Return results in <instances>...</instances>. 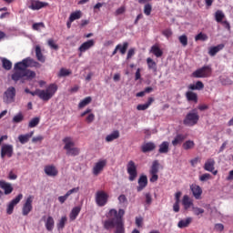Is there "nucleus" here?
<instances>
[{
  "label": "nucleus",
  "mask_w": 233,
  "mask_h": 233,
  "mask_svg": "<svg viewBox=\"0 0 233 233\" xmlns=\"http://www.w3.org/2000/svg\"><path fill=\"white\" fill-rule=\"evenodd\" d=\"M43 217V219L45 221V228H46L47 232H53L54 230V226H55V221L54 218L52 216L47 217Z\"/></svg>",
  "instance_id": "aec40b11"
},
{
  "label": "nucleus",
  "mask_w": 233,
  "mask_h": 233,
  "mask_svg": "<svg viewBox=\"0 0 233 233\" xmlns=\"http://www.w3.org/2000/svg\"><path fill=\"white\" fill-rule=\"evenodd\" d=\"M126 211L124 209L112 208L107 213V220H104L103 227L105 230L115 229V233H125L124 228V215Z\"/></svg>",
  "instance_id": "f257e3e1"
},
{
  "label": "nucleus",
  "mask_w": 233,
  "mask_h": 233,
  "mask_svg": "<svg viewBox=\"0 0 233 233\" xmlns=\"http://www.w3.org/2000/svg\"><path fill=\"white\" fill-rule=\"evenodd\" d=\"M170 143L164 141L159 145V154H167L170 150Z\"/></svg>",
  "instance_id": "f704fd0d"
},
{
  "label": "nucleus",
  "mask_w": 233,
  "mask_h": 233,
  "mask_svg": "<svg viewBox=\"0 0 233 233\" xmlns=\"http://www.w3.org/2000/svg\"><path fill=\"white\" fill-rule=\"evenodd\" d=\"M118 137H119V131L115 130L112 132V134L107 135V137H106V142H107V143L113 142V141L118 139Z\"/></svg>",
  "instance_id": "4c0bfd02"
},
{
  "label": "nucleus",
  "mask_w": 233,
  "mask_h": 233,
  "mask_svg": "<svg viewBox=\"0 0 233 233\" xmlns=\"http://www.w3.org/2000/svg\"><path fill=\"white\" fill-rule=\"evenodd\" d=\"M39 28H45V24L42 23V22L33 24V30L34 31H39Z\"/></svg>",
  "instance_id": "13d9d810"
},
{
  "label": "nucleus",
  "mask_w": 233,
  "mask_h": 233,
  "mask_svg": "<svg viewBox=\"0 0 233 233\" xmlns=\"http://www.w3.org/2000/svg\"><path fill=\"white\" fill-rule=\"evenodd\" d=\"M106 166H107V160L99 159L98 162L95 163L94 167H92V174H94L95 177L98 176L105 170Z\"/></svg>",
  "instance_id": "9b49d317"
},
{
  "label": "nucleus",
  "mask_w": 233,
  "mask_h": 233,
  "mask_svg": "<svg viewBox=\"0 0 233 233\" xmlns=\"http://www.w3.org/2000/svg\"><path fill=\"white\" fill-rule=\"evenodd\" d=\"M24 198V195L19 194L15 199L11 200L10 203L6 206V215H12L13 211L15 210V207L17 206Z\"/></svg>",
  "instance_id": "f8f14e48"
},
{
  "label": "nucleus",
  "mask_w": 233,
  "mask_h": 233,
  "mask_svg": "<svg viewBox=\"0 0 233 233\" xmlns=\"http://www.w3.org/2000/svg\"><path fill=\"white\" fill-rule=\"evenodd\" d=\"M47 2H41L38 0H31V5H29V9L33 11H39L42 8L47 7Z\"/></svg>",
  "instance_id": "4468645a"
},
{
  "label": "nucleus",
  "mask_w": 233,
  "mask_h": 233,
  "mask_svg": "<svg viewBox=\"0 0 233 233\" xmlns=\"http://www.w3.org/2000/svg\"><path fill=\"white\" fill-rule=\"evenodd\" d=\"M94 120H96V115L90 113L89 116H87V117H86V122L87 124L93 123Z\"/></svg>",
  "instance_id": "680f3d73"
},
{
  "label": "nucleus",
  "mask_w": 233,
  "mask_h": 233,
  "mask_svg": "<svg viewBox=\"0 0 233 233\" xmlns=\"http://www.w3.org/2000/svg\"><path fill=\"white\" fill-rule=\"evenodd\" d=\"M156 149V145L153 142H147L140 147V150L142 153H149L151 151H154Z\"/></svg>",
  "instance_id": "a878e982"
},
{
  "label": "nucleus",
  "mask_w": 233,
  "mask_h": 233,
  "mask_svg": "<svg viewBox=\"0 0 233 233\" xmlns=\"http://www.w3.org/2000/svg\"><path fill=\"white\" fill-rule=\"evenodd\" d=\"M147 66H148V70L153 71V73L157 72V65L156 64L155 60L151 59L150 57L147 58Z\"/></svg>",
  "instance_id": "2f4dec72"
},
{
  "label": "nucleus",
  "mask_w": 233,
  "mask_h": 233,
  "mask_svg": "<svg viewBox=\"0 0 233 233\" xmlns=\"http://www.w3.org/2000/svg\"><path fill=\"white\" fill-rule=\"evenodd\" d=\"M45 174H46L47 177H56L58 171L55 166H45Z\"/></svg>",
  "instance_id": "b1692460"
},
{
  "label": "nucleus",
  "mask_w": 233,
  "mask_h": 233,
  "mask_svg": "<svg viewBox=\"0 0 233 233\" xmlns=\"http://www.w3.org/2000/svg\"><path fill=\"white\" fill-rule=\"evenodd\" d=\"M196 144L193 140H187V142L183 143L182 147L185 150H191L194 148Z\"/></svg>",
  "instance_id": "a18cd8bd"
},
{
  "label": "nucleus",
  "mask_w": 233,
  "mask_h": 233,
  "mask_svg": "<svg viewBox=\"0 0 233 233\" xmlns=\"http://www.w3.org/2000/svg\"><path fill=\"white\" fill-rule=\"evenodd\" d=\"M152 201H153V199L151 198L150 193H146V204L150 206Z\"/></svg>",
  "instance_id": "69168bd1"
},
{
  "label": "nucleus",
  "mask_w": 233,
  "mask_h": 233,
  "mask_svg": "<svg viewBox=\"0 0 233 233\" xmlns=\"http://www.w3.org/2000/svg\"><path fill=\"white\" fill-rule=\"evenodd\" d=\"M185 139H187V137L185 135L178 134L174 137L173 141L171 142V145H173V147H177L181 145L183 141H185Z\"/></svg>",
  "instance_id": "c85d7f7f"
},
{
  "label": "nucleus",
  "mask_w": 233,
  "mask_h": 233,
  "mask_svg": "<svg viewBox=\"0 0 233 233\" xmlns=\"http://www.w3.org/2000/svg\"><path fill=\"white\" fill-rule=\"evenodd\" d=\"M192 213L196 215L197 217L200 216L201 214L205 213V209L199 207H192Z\"/></svg>",
  "instance_id": "8fccbe9b"
},
{
  "label": "nucleus",
  "mask_w": 233,
  "mask_h": 233,
  "mask_svg": "<svg viewBox=\"0 0 233 233\" xmlns=\"http://www.w3.org/2000/svg\"><path fill=\"white\" fill-rule=\"evenodd\" d=\"M108 201V195L103 190H98L95 194V202L96 203V206L98 207H105L106 204H107Z\"/></svg>",
  "instance_id": "0eeeda50"
},
{
  "label": "nucleus",
  "mask_w": 233,
  "mask_h": 233,
  "mask_svg": "<svg viewBox=\"0 0 233 233\" xmlns=\"http://www.w3.org/2000/svg\"><path fill=\"white\" fill-rule=\"evenodd\" d=\"M35 199V197L29 196L26 198V200H25L24 206L22 207V215L24 217H26L30 214L31 211H33V200Z\"/></svg>",
  "instance_id": "1a4fd4ad"
},
{
  "label": "nucleus",
  "mask_w": 233,
  "mask_h": 233,
  "mask_svg": "<svg viewBox=\"0 0 233 233\" xmlns=\"http://www.w3.org/2000/svg\"><path fill=\"white\" fill-rule=\"evenodd\" d=\"M34 135H35V132L31 131L28 134L19 135L17 139L19 140L20 144L25 145L30 141V138L33 137Z\"/></svg>",
  "instance_id": "393cba45"
},
{
  "label": "nucleus",
  "mask_w": 233,
  "mask_h": 233,
  "mask_svg": "<svg viewBox=\"0 0 233 233\" xmlns=\"http://www.w3.org/2000/svg\"><path fill=\"white\" fill-rule=\"evenodd\" d=\"M78 191H80V187H74L70 190H67V192H66L65 196L58 197V202L60 204H64L67 200V198H69V196H71L72 194H76V193H78Z\"/></svg>",
  "instance_id": "dca6fc26"
},
{
  "label": "nucleus",
  "mask_w": 233,
  "mask_h": 233,
  "mask_svg": "<svg viewBox=\"0 0 233 233\" xmlns=\"http://www.w3.org/2000/svg\"><path fill=\"white\" fill-rule=\"evenodd\" d=\"M5 96L6 103H13L15 97V88L13 86L8 87L5 93Z\"/></svg>",
  "instance_id": "a211bd4d"
},
{
  "label": "nucleus",
  "mask_w": 233,
  "mask_h": 233,
  "mask_svg": "<svg viewBox=\"0 0 233 233\" xmlns=\"http://www.w3.org/2000/svg\"><path fill=\"white\" fill-rule=\"evenodd\" d=\"M23 77H26V79H33L35 77V71L31 70H24L15 71V74L11 75V79H13L15 82L21 80Z\"/></svg>",
  "instance_id": "423d86ee"
},
{
  "label": "nucleus",
  "mask_w": 233,
  "mask_h": 233,
  "mask_svg": "<svg viewBox=\"0 0 233 233\" xmlns=\"http://www.w3.org/2000/svg\"><path fill=\"white\" fill-rule=\"evenodd\" d=\"M178 42L182 44L183 47H186L187 46H188V37L186 35H182L178 36Z\"/></svg>",
  "instance_id": "09e8293b"
},
{
  "label": "nucleus",
  "mask_w": 233,
  "mask_h": 233,
  "mask_svg": "<svg viewBox=\"0 0 233 233\" xmlns=\"http://www.w3.org/2000/svg\"><path fill=\"white\" fill-rule=\"evenodd\" d=\"M185 96L187 97V102H192V103H198V94L194 93L193 91H187L185 93Z\"/></svg>",
  "instance_id": "c756f323"
},
{
  "label": "nucleus",
  "mask_w": 233,
  "mask_h": 233,
  "mask_svg": "<svg viewBox=\"0 0 233 233\" xmlns=\"http://www.w3.org/2000/svg\"><path fill=\"white\" fill-rule=\"evenodd\" d=\"M92 102V97L87 96L85 99L81 100L78 104V108H85L86 106H88Z\"/></svg>",
  "instance_id": "37998d69"
},
{
  "label": "nucleus",
  "mask_w": 233,
  "mask_h": 233,
  "mask_svg": "<svg viewBox=\"0 0 233 233\" xmlns=\"http://www.w3.org/2000/svg\"><path fill=\"white\" fill-rule=\"evenodd\" d=\"M127 48H128V43L124 42L122 43V45H117L116 47H115V50L119 51V53H121V55L124 56L127 51Z\"/></svg>",
  "instance_id": "ea45409f"
},
{
  "label": "nucleus",
  "mask_w": 233,
  "mask_h": 233,
  "mask_svg": "<svg viewBox=\"0 0 233 233\" xmlns=\"http://www.w3.org/2000/svg\"><path fill=\"white\" fill-rule=\"evenodd\" d=\"M47 46L51 48H53L54 50H58V46L56 45V43H54L53 39H49L47 40Z\"/></svg>",
  "instance_id": "bf43d9fd"
},
{
  "label": "nucleus",
  "mask_w": 233,
  "mask_h": 233,
  "mask_svg": "<svg viewBox=\"0 0 233 233\" xmlns=\"http://www.w3.org/2000/svg\"><path fill=\"white\" fill-rule=\"evenodd\" d=\"M117 201H119V204L127 203V198L126 197V195H121V196L117 197Z\"/></svg>",
  "instance_id": "e2e57ef3"
},
{
  "label": "nucleus",
  "mask_w": 233,
  "mask_h": 233,
  "mask_svg": "<svg viewBox=\"0 0 233 233\" xmlns=\"http://www.w3.org/2000/svg\"><path fill=\"white\" fill-rule=\"evenodd\" d=\"M192 218H187V219H182L180 221H178L177 227L178 228H185L189 226V224H191Z\"/></svg>",
  "instance_id": "a19ab883"
},
{
  "label": "nucleus",
  "mask_w": 233,
  "mask_h": 233,
  "mask_svg": "<svg viewBox=\"0 0 233 233\" xmlns=\"http://www.w3.org/2000/svg\"><path fill=\"white\" fill-rule=\"evenodd\" d=\"M205 88V85H203L202 81H197L196 84H191L187 86V89L194 91V90H202Z\"/></svg>",
  "instance_id": "7c9ffc66"
},
{
  "label": "nucleus",
  "mask_w": 233,
  "mask_h": 233,
  "mask_svg": "<svg viewBox=\"0 0 233 233\" xmlns=\"http://www.w3.org/2000/svg\"><path fill=\"white\" fill-rule=\"evenodd\" d=\"M22 121H24V115H22V113H19L13 117V123L19 124Z\"/></svg>",
  "instance_id": "603ef678"
},
{
  "label": "nucleus",
  "mask_w": 233,
  "mask_h": 233,
  "mask_svg": "<svg viewBox=\"0 0 233 233\" xmlns=\"http://www.w3.org/2000/svg\"><path fill=\"white\" fill-rule=\"evenodd\" d=\"M70 75H71V71L62 68L58 73V77H66L67 76H70Z\"/></svg>",
  "instance_id": "6e6d98bb"
},
{
  "label": "nucleus",
  "mask_w": 233,
  "mask_h": 233,
  "mask_svg": "<svg viewBox=\"0 0 233 233\" xmlns=\"http://www.w3.org/2000/svg\"><path fill=\"white\" fill-rule=\"evenodd\" d=\"M40 123V117H34L29 121L28 127L29 128H35L37 127Z\"/></svg>",
  "instance_id": "de8ad7c7"
},
{
  "label": "nucleus",
  "mask_w": 233,
  "mask_h": 233,
  "mask_svg": "<svg viewBox=\"0 0 233 233\" xmlns=\"http://www.w3.org/2000/svg\"><path fill=\"white\" fill-rule=\"evenodd\" d=\"M29 65L26 64V60H22L21 62H17V64L15 65V72H21V71H30Z\"/></svg>",
  "instance_id": "5701e85b"
},
{
  "label": "nucleus",
  "mask_w": 233,
  "mask_h": 233,
  "mask_svg": "<svg viewBox=\"0 0 233 233\" xmlns=\"http://www.w3.org/2000/svg\"><path fill=\"white\" fill-rule=\"evenodd\" d=\"M158 172H159V161L155 160L153 161V164L151 165V167L149 169V175L151 176L149 177V183H156V181L159 179V177L157 176Z\"/></svg>",
  "instance_id": "6e6552de"
},
{
  "label": "nucleus",
  "mask_w": 233,
  "mask_h": 233,
  "mask_svg": "<svg viewBox=\"0 0 233 233\" xmlns=\"http://www.w3.org/2000/svg\"><path fill=\"white\" fill-rule=\"evenodd\" d=\"M80 212H81V208L80 207H76V208H72L71 213H69V219L71 221L76 220V217H78Z\"/></svg>",
  "instance_id": "72a5a7b5"
},
{
  "label": "nucleus",
  "mask_w": 233,
  "mask_h": 233,
  "mask_svg": "<svg viewBox=\"0 0 233 233\" xmlns=\"http://www.w3.org/2000/svg\"><path fill=\"white\" fill-rule=\"evenodd\" d=\"M95 46H96V41H94L93 39H90L81 44L80 47H78V51H80V53H85L86 51L89 50Z\"/></svg>",
  "instance_id": "6ab92c4d"
},
{
  "label": "nucleus",
  "mask_w": 233,
  "mask_h": 233,
  "mask_svg": "<svg viewBox=\"0 0 233 233\" xmlns=\"http://www.w3.org/2000/svg\"><path fill=\"white\" fill-rule=\"evenodd\" d=\"M127 174H128V180L129 181H135L137 177V165L133 160L128 161L127 163Z\"/></svg>",
  "instance_id": "9d476101"
},
{
  "label": "nucleus",
  "mask_w": 233,
  "mask_h": 233,
  "mask_svg": "<svg viewBox=\"0 0 233 233\" xmlns=\"http://www.w3.org/2000/svg\"><path fill=\"white\" fill-rule=\"evenodd\" d=\"M148 184V179L147 178L146 175H142L139 177V179H137V191L141 192L147 187V185Z\"/></svg>",
  "instance_id": "f3484780"
},
{
  "label": "nucleus",
  "mask_w": 233,
  "mask_h": 233,
  "mask_svg": "<svg viewBox=\"0 0 233 233\" xmlns=\"http://www.w3.org/2000/svg\"><path fill=\"white\" fill-rule=\"evenodd\" d=\"M212 76L211 66H203L202 67L192 72V77L194 78H209Z\"/></svg>",
  "instance_id": "39448f33"
},
{
  "label": "nucleus",
  "mask_w": 233,
  "mask_h": 233,
  "mask_svg": "<svg viewBox=\"0 0 233 233\" xmlns=\"http://www.w3.org/2000/svg\"><path fill=\"white\" fill-rule=\"evenodd\" d=\"M212 176L211 174L209 173H205V174H202L199 177H198V180L200 182H207L208 181L209 179H211Z\"/></svg>",
  "instance_id": "3c124183"
},
{
  "label": "nucleus",
  "mask_w": 233,
  "mask_h": 233,
  "mask_svg": "<svg viewBox=\"0 0 233 233\" xmlns=\"http://www.w3.org/2000/svg\"><path fill=\"white\" fill-rule=\"evenodd\" d=\"M182 206L185 210H188V208L193 207V200L189 198L188 195L183 196Z\"/></svg>",
  "instance_id": "bb28decb"
},
{
  "label": "nucleus",
  "mask_w": 233,
  "mask_h": 233,
  "mask_svg": "<svg viewBox=\"0 0 233 233\" xmlns=\"http://www.w3.org/2000/svg\"><path fill=\"white\" fill-rule=\"evenodd\" d=\"M35 58H37V61L42 64H44L46 61L44 54H42V50L39 46H35Z\"/></svg>",
  "instance_id": "473e14b6"
},
{
  "label": "nucleus",
  "mask_w": 233,
  "mask_h": 233,
  "mask_svg": "<svg viewBox=\"0 0 233 233\" xmlns=\"http://www.w3.org/2000/svg\"><path fill=\"white\" fill-rule=\"evenodd\" d=\"M8 157L11 158L13 157V146L12 145H4L1 147V158Z\"/></svg>",
  "instance_id": "2eb2a0df"
},
{
  "label": "nucleus",
  "mask_w": 233,
  "mask_h": 233,
  "mask_svg": "<svg viewBox=\"0 0 233 233\" xmlns=\"http://www.w3.org/2000/svg\"><path fill=\"white\" fill-rule=\"evenodd\" d=\"M216 166V160L214 158H208L205 162V166H203V169H205L208 172H213Z\"/></svg>",
  "instance_id": "4be33fe9"
},
{
  "label": "nucleus",
  "mask_w": 233,
  "mask_h": 233,
  "mask_svg": "<svg viewBox=\"0 0 233 233\" xmlns=\"http://www.w3.org/2000/svg\"><path fill=\"white\" fill-rule=\"evenodd\" d=\"M63 143H65V147L63 148L66 150V156L76 157L80 154V149L78 147H73L75 144L71 137H66L63 138Z\"/></svg>",
  "instance_id": "7ed1b4c3"
},
{
  "label": "nucleus",
  "mask_w": 233,
  "mask_h": 233,
  "mask_svg": "<svg viewBox=\"0 0 233 233\" xmlns=\"http://www.w3.org/2000/svg\"><path fill=\"white\" fill-rule=\"evenodd\" d=\"M223 19H225V14L223 11L218 10L215 12V21H217V23L224 22Z\"/></svg>",
  "instance_id": "79ce46f5"
},
{
  "label": "nucleus",
  "mask_w": 233,
  "mask_h": 233,
  "mask_svg": "<svg viewBox=\"0 0 233 233\" xmlns=\"http://www.w3.org/2000/svg\"><path fill=\"white\" fill-rule=\"evenodd\" d=\"M198 109H192L189 113L187 114L185 119H183V125L187 127H194L198 123Z\"/></svg>",
  "instance_id": "20e7f679"
},
{
  "label": "nucleus",
  "mask_w": 233,
  "mask_h": 233,
  "mask_svg": "<svg viewBox=\"0 0 233 233\" xmlns=\"http://www.w3.org/2000/svg\"><path fill=\"white\" fill-rule=\"evenodd\" d=\"M57 92V85L51 84L47 86L46 90L35 89L34 92L28 93L31 96H37L40 100L45 102L53 98L54 95Z\"/></svg>",
  "instance_id": "f03ea898"
},
{
  "label": "nucleus",
  "mask_w": 233,
  "mask_h": 233,
  "mask_svg": "<svg viewBox=\"0 0 233 233\" xmlns=\"http://www.w3.org/2000/svg\"><path fill=\"white\" fill-rule=\"evenodd\" d=\"M149 53L153 54L156 56V58H160V56H162V55L164 54L157 46H151Z\"/></svg>",
  "instance_id": "c9c22d12"
},
{
  "label": "nucleus",
  "mask_w": 233,
  "mask_h": 233,
  "mask_svg": "<svg viewBox=\"0 0 233 233\" xmlns=\"http://www.w3.org/2000/svg\"><path fill=\"white\" fill-rule=\"evenodd\" d=\"M42 141H44V137L40 135L37 137H34L33 139H31V142L33 144L42 143Z\"/></svg>",
  "instance_id": "4d7b16f0"
},
{
  "label": "nucleus",
  "mask_w": 233,
  "mask_h": 233,
  "mask_svg": "<svg viewBox=\"0 0 233 233\" xmlns=\"http://www.w3.org/2000/svg\"><path fill=\"white\" fill-rule=\"evenodd\" d=\"M189 189L191 190L194 198H196V200H200L203 193L202 187L198 185L191 184V186H189Z\"/></svg>",
  "instance_id": "ddd939ff"
},
{
  "label": "nucleus",
  "mask_w": 233,
  "mask_h": 233,
  "mask_svg": "<svg viewBox=\"0 0 233 233\" xmlns=\"http://www.w3.org/2000/svg\"><path fill=\"white\" fill-rule=\"evenodd\" d=\"M23 61H26V65H28L29 67L40 68V66H41L39 62H37L35 59L30 58V57H26Z\"/></svg>",
  "instance_id": "58836bf2"
},
{
  "label": "nucleus",
  "mask_w": 233,
  "mask_h": 233,
  "mask_svg": "<svg viewBox=\"0 0 233 233\" xmlns=\"http://www.w3.org/2000/svg\"><path fill=\"white\" fill-rule=\"evenodd\" d=\"M67 218L66 216H63L58 222L56 223V230L61 231L65 228V226L66 225Z\"/></svg>",
  "instance_id": "e433bc0d"
},
{
  "label": "nucleus",
  "mask_w": 233,
  "mask_h": 233,
  "mask_svg": "<svg viewBox=\"0 0 233 233\" xmlns=\"http://www.w3.org/2000/svg\"><path fill=\"white\" fill-rule=\"evenodd\" d=\"M124 12H126V7L125 6H121V7L116 9V11L115 12V15L116 16H118L119 15H123Z\"/></svg>",
  "instance_id": "0e129e2a"
},
{
  "label": "nucleus",
  "mask_w": 233,
  "mask_h": 233,
  "mask_svg": "<svg viewBox=\"0 0 233 233\" xmlns=\"http://www.w3.org/2000/svg\"><path fill=\"white\" fill-rule=\"evenodd\" d=\"M149 106L150 105L140 104V105H137V111H146Z\"/></svg>",
  "instance_id": "052dcab7"
},
{
  "label": "nucleus",
  "mask_w": 233,
  "mask_h": 233,
  "mask_svg": "<svg viewBox=\"0 0 233 233\" xmlns=\"http://www.w3.org/2000/svg\"><path fill=\"white\" fill-rule=\"evenodd\" d=\"M2 67L6 71L12 70V62L6 58L2 59Z\"/></svg>",
  "instance_id": "49530a36"
},
{
  "label": "nucleus",
  "mask_w": 233,
  "mask_h": 233,
  "mask_svg": "<svg viewBox=\"0 0 233 233\" xmlns=\"http://www.w3.org/2000/svg\"><path fill=\"white\" fill-rule=\"evenodd\" d=\"M135 56V48L128 49L127 52V60L132 59V56Z\"/></svg>",
  "instance_id": "774afa93"
},
{
  "label": "nucleus",
  "mask_w": 233,
  "mask_h": 233,
  "mask_svg": "<svg viewBox=\"0 0 233 233\" xmlns=\"http://www.w3.org/2000/svg\"><path fill=\"white\" fill-rule=\"evenodd\" d=\"M151 11H152L151 4H146V5H144V15H146L147 16H150Z\"/></svg>",
  "instance_id": "5fc2aeb1"
},
{
  "label": "nucleus",
  "mask_w": 233,
  "mask_h": 233,
  "mask_svg": "<svg viewBox=\"0 0 233 233\" xmlns=\"http://www.w3.org/2000/svg\"><path fill=\"white\" fill-rule=\"evenodd\" d=\"M195 40L198 42V41H202V42H205L208 40V35L206 34H203V33H200V34H198L195 37Z\"/></svg>",
  "instance_id": "864d4df0"
},
{
  "label": "nucleus",
  "mask_w": 233,
  "mask_h": 233,
  "mask_svg": "<svg viewBox=\"0 0 233 233\" xmlns=\"http://www.w3.org/2000/svg\"><path fill=\"white\" fill-rule=\"evenodd\" d=\"M223 48H225V45L223 44L209 47V51L208 52V54L211 56H216V55L223 50Z\"/></svg>",
  "instance_id": "cd10ccee"
},
{
  "label": "nucleus",
  "mask_w": 233,
  "mask_h": 233,
  "mask_svg": "<svg viewBox=\"0 0 233 233\" xmlns=\"http://www.w3.org/2000/svg\"><path fill=\"white\" fill-rule=\"evenodd\" d=\"M81 19V11H76L71 13L69 19L67 21L75 22L76 20Z\"/></svg>",
  "instance_id": "c03bdc74"
},
{
  "label": "nucleus",
  "mask_w": 233,
  "mask_h": 233,
  "mask_svg": "<svg viewBox=\"0 0 233 233\" xmlns=\"http://www.w3.org/2000/svg\"><path fill=\"white\" fill-rule=\"evenodd\" d=\"M162 34H163L164 36L167 37V38L170 37V36L173 35V33L171 32L170 29H165V30L162 32Z\"/></svg>",
  "instance_id": "338daca9"
},
{
  "label": "nucleus",
  "mask_w": 233,
  "mask_h": 233,
  "mask_svg": "<svg viewBox=\"0 0 233 233\" xmlns=\"http://www.w3.org/2000/svg\"><path fill=\"white\" fill-rule=\"evenodd\" d=\"M0 188L4 190L5 195H10L13 192L12 184L5 182L4 180L0 181Z\"/></svg>",
  "instance_id": "412c9836"
}]
</instances>
